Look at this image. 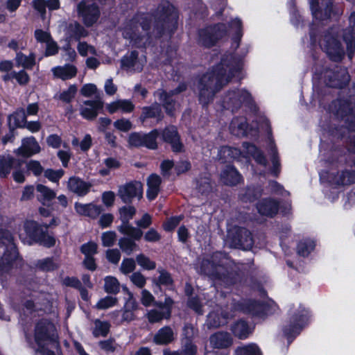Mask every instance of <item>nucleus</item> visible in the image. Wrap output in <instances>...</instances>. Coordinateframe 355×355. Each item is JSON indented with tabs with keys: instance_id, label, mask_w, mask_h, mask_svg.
<instances>
[{
	"instance_id": "nucleus-57",
	"label": "nucleus",
	"mask_w": 355,
	"mask_h": 355,
	"mask_svg": "<svg viewBox=\"0 0 355 355\" xmlns=\"http://www.w3.org/2000/svg\"><path fill=\"white\" fill-rule=\"evenodd\" d=\"M118 302V299L112 296H105L98 300L96 307L98 309H107L114 306Z\"/></svg>"
},
{
	"instance_id": "nucleus-54",
	"label": "nucleus",
	"mask_w": 355,
	"mask_h": 355,
	"mask_svg": "<svg viewBox=\"0 0 355 355\" xmlns=\"http://www.w3.org/2000/svg\"><path fill=\"white\" fill-rule=\"evenodd\" d=\"M107 168H102L99 171V173L102 176H106L110 174L111 170L116 169L120 166L119 162L114 157H108L103 162Z\"/></svg>"
},
{
	"instance_id": "nucleus-16",
	"label": "nucleus",
	"mask_w": 355,
	"mask_h": 355,
	"mask_svg": "<svg viewBox=\"0 0 355 355\" xmlns=\"http://www.w3.org/2000/svg\"><path fill=\"white\" fill-rule=\"evenodd\" d=\"M222 256V253L216 252L212 256L211 261L208 259L203 260L201 263L200 270L205 275L226 284L227 276L224 274H220L224 270L223 264L225 263L223 261H220L218 263H215L216 260Z\"/></svg>"
},
{
	"instance_id": "nucleus-31",
	"label": "nucleus",
	"mask_w": 355,
	"mask_h": 355,
	"mask_svg": "<svg viewBox=\"0 0 355 355\" xmlns=\"http://www.w3.org/2000/svg\"><path fill=\"white\" fill-rule=\"evenodd\" d=\"M135 108V105L130 100L119 99L107 105V110L110 114L118 111L123 113H130Z\"/></svg>"
},
{
	"instance_id": "nucleus-35",
	"label": "nucleus",
	"mask_w": 355,
	"mask_h": 355,
	"mask_svg": "<svg viewBox=\"0 0 355 355\" xmlns=\"http://www.w3.org/2000/svg\"><path fill=\"white\" fill-rule=\"evenodd\" d=\"M248 123L245 118L237 117L232 119L230 125L231 134L236 137H243L247 135Z\"/></svg>"
},
{
	"instance_id": "nucleus-37",
	"label": "nucleus",
	"mask_w": 355,
	"mask_h": 355,
	"mask_svg": "<svg viewBox=\"0 0 355 355\" xmlns=\"http://www.w3.org/2000/svg\"><path fill=\"white\" fill-rule=\"evenodd\" d=\"M36 191L38 200L44 205H49L56 196V193L53 190L43 184L37 185Z\"/></svg>"
},
{
	"instance_id": "nucleus-45",
	"label": "nucleus",
	"mask_w": 355,
	"mask_h": 355,
	"mask_svg": "<svg viewBox=\"0 0 355 355\" xmlns=\"http://www.w3.org/2000/svg\"><path fill=\"white\" fill-rule=\"evenodd\" d=\"M94 327L92 329V334L94 337H105L110 331V324L107 321L96 319L94 322Z\"/></svg>"
},
{
	"instance_id": "nucleus-12",
	"label": "nucleus",
	"mask_w": 355,
	"mask_h": 355,
	"mask_svg": "<svg viewBox=\"0 0 355 355\" xmlns=\"http://www.w3.org/2000/svg\"><path fill=\"white\" fill-rule=\"evenodd\" d=\"M309 1L313 18L317 21H323L342 14V10L334 6L331 0Z\"/></svg>"
},
{
	"instance_id": "nucleus-34",
	"label": "nucleus",
	"mask_w": 355,
	"mask_h": 355,
	"mask_svg": "<svg viewBox=\"0 0 355 355\" xmlns=\"http://www.w3.org/2000/svg\"><path fill=\"white\" fill-rule=\"evenodd\" d=\"M162 182L161 178L157 174H151L147 179V198L150 200H154L159 192Z\"/></svg>"
},
{
	"instance_id": "nucleus-9",
	"label": "nucleus",
	"mask_w": 355,
	"mask_h": 355,
	"mask_svg": "<svg viewBox=\"0 0 355 355\" xmlns=\"http://www.w3.org/2000/svg\"><path fill=\"white\" fill-rule=\"evenodd\" d=\"M340 32L339 27L331 28L319 42L320 47L331 60L336 62L340 61L345 55L344 49L338 40Z\"/></svg>"
},
{
	"instance_id": "nucleus-5",
	"label": "nucleus",
	"mask_w": 355,
	"mask_h": 355,
	"mask_svg": "<svg viewBox=\"0 0 355 355\" xmlns=\"http://www.w3.org/2000/svg\"><path fill=\"white\" fill-rule=\"evenodd\" d=\"M320 176L321 180L327 184L324 192L331 202L336 200L346 187L355 184V171L353 170L331 169L329 171H322Z\"/></svg>"
},
{
	"instance_id": "nucleus-48",
	"label": "nucleus",
	"mask_w": 355,
	"mask_h": 355,
	"mask_svg": "<svg viewBox=\"0 0 355 355\" xmlns=\"http://www.w3.org/2000/svg\"><path fill=\"white\" fill-rule=\"evenodd\" d=\"M104 280V289L106 293L116 294L119 292L120 284L116 278L112 276H107Z\"/></svg>"
},
{
	"instance_id": "nucleus-29",
	"label": "nucleus",
	"mask_w": 355,
	"mask_h": 355,
	"mask_svg": "<svg viewBox=\"0 0 355 355\" xmlns=\"http://www.w3.org/2000/svg\"><path fill=\"white\" fill-rule=\"evenodd\" d=\"M221 181L227 185H236L242 180L241 175L232 166H227L220 174Z\"/></svg>"
},
{
	"instance_id": "nucleus-21",
	"label": "nucleus",
	"mask_w": 355,
	"mask_h": 355,
	"mask_svg": "<svg viewBox=\"0 0 355 355\" xmlns=\"http://www.w3.org/2000/svg\"><path fill=\"white\" fill-rule=\"evenodd\" d=\"M186 89V85L184 83L180 84L178 87L174 90L171 92L170 93H166L162 89H158L154 94L155 96L158 98V100L163 103V106L166 110L167 114L170 115L173 114V111L175 110L176 103L174 101L172 96L174 94H178L182 91Z\"/></svg>"
},
{
	"instance_id": "nucleus-6",
	"label": "nucleus",
	"mask_w": 355,
	"mask_h": 355,
	"mask_svg": "<svg viewBox=\"0 0 355 355\" xmlns=\"http://www.w3.org/2000/svg\"><path fill=\"white\" fill-rule=\"evenodd\" d=\"M243 150L241 152L239 149L230 146H223L218 150L217 158L223 162L236 159L242 161L245 159L248 162L250 157H253L255 162L266 167L267 161L262 153L254 145L244 142L243 144Z\"/></svg>"
},
{
	"instance_id": "nucleus-22",
	"label": "nucleus",
	"mask_w": 355,
	"mask_h": 355,
	"mask_svg": "<svg viewBox=\"0 0 355 355\" xmlns=\"http://www.w3.org/2000/svg\"><path fill=\"white\" fill-rule=\"evenodd\" d=\"M102 107L103 103L100 99L85 101L80 107V114L86 119H94Z\"/></svg>"
},
{
	"instance_id": "nucleus-1",
	"label": "nucleus",
	"mask_w": 355,
	"mask_h": 355,
	"mask_svg": "<svg viewBox=\"0 0 355 355\" xmlns=\"http://www.w3.org/2000/svg\"><path fill=\"white\" fill-rule=\"evenodd\" d=\"M178 14L169 2L159 5L153 16L149 13L137 14L128 20L121 28L123 37L132 46H146L153 37L170 35L176 28Z\"/></svg>"
},
{
	"instance_id": "nucleus-62",
	"label": "nucleus",
	"mask_w": 355,
	"mask_h": 355,
	"mask_svg": "<svg viewBox=\"0 0 355 355\" xmlns=\"http://www.w3.org/2000/svg\"><path fill=\"white\" fill-rule=\"evenodd\" d=\"M64 174V171L62 169H47L44 171V176L53 182H58Z\"/></svg>"
},
{
	"instance_id": "nucleus-10",
	"label": "nucleus",
	"mask_w": 355,
	"mask_h": 355,
	"mask_svg": "<svg viewBox=\"0 0 355 355\" xmlns=\"http://www.w3.org/2000/svg\"><path fill=\"white\" fill-rule=\"evenodd\" d=\"M253 98L251 94L243 88H234L227 91L221 98V105L223 108L232 112L243 105L251 106Z\"/></svg>"
},
{
	"instance_id": "nucleus-15",
	"label": "nucleus",
	"mask_w": 355,
	"mask_h": 355,
	"mask_svg": "<svg viewBox=\"0 0 355 355\" xmlns=\"http://www.w3.org/2000/svg\"><path fill=\"white\" fill-rule=\"evenodd\" d=\"M226 33L227 28L223 24L209 26L199 31V42L205 46L210 47L216 44Z\"/></svg>"
},
{
	"instance_id": "nucleus-53",
	"label": "nucleus",
	"mask_w": 355,
	"mask_h": 355,
	"mask_svg": "<svg viewBox=\"0 0 355 355\" xmlns=\"http://www.w3.org/2000/svg\"><path fill=\"white\" fill-rule=\"evenodd\" d=\"M77 90L76 85H71L68 89L60 92L58 98L64 103H70L75 97Z\"/></svg>"
},
{
	"instance_id": "nucleus-59",
	"label": "nucleus",
	"mask_w": 355,
	"mask_h": 355,
	"mask_svg": "<svg viewBox=\"0 0 355 355\" xmlns=\"http://www.w3.org/2000/svg\"><path fill=\"white\" fill-rule=\"evenodd\" d=\"M268 148H269L270 154L272 155V173L275 175H277V174L279 172V168L280 164H279V162L278 160V157L277 156L275 146L274 145V144L272 141H270Z\"/></svg>"
},
{
	"instance_id": "nucleus-30",
	"label": "nucleus",
	"mask_w": 355,
	"mask_h": 355,
	"mask_svg": "<svg viewBox=\"0 0 355 355\" xmlns=\"http://www.w3.org/2000/svg\"><path fill=\"white\" fill-rule=\"evenodd\" d=\"M194 329L191 325H185L184 332L186 338L182 340V355H196L197 352L196 346L190 340L193 334Z\"/></svg>"
},
{
	"instance_id": "nucleus-26",
	"label": "nucleus",
	"mask_w": 355,
	"mask_h": 355,
	"mask_svg": "<svg viewBox=\"0 0 355 355\" xmlns=\"http://www.w3.org/2000/svg\"><path fill=\"white\" fill-rule=\"evenodd\" d=\"M163 139L171 145L172 149L175 152L182 150L183 146L180 141L179 135L177 129L174 126L166 128L162 133Z\"/></svg>"
},
{
	"instance_id": "nucleus-64",
	"label": "nucleus",
	"mask_w": 355,
	"mask_h": 355,
	"mask_svg": "<svg viewBox=\"0 0 355 355\" xmlns=\"http://www.w3.org/2000/svg\"><path fill=\"white\" fill-rule=\"evenodd\" d=\"M116 235L114 232L108 231L103 233L101 236L102 243L105 247H110L116 241Z\"/></svg>"
},
{
	"instance_id": "nucleus-27",
	"label": "nucleus",
	"mask_w": 355,
	"mask_h": 355,
	"mask_svg": "<svg viewBox=\"0 0 355 355\" xmlns=\"http://www.w3.org/2000/svg\"><path fill=\"white\" fill-rule=\"evenodd\" d=\"M40 146L33 137L24 139L20 148L17 150L18 155L29 157L40 151Z\"/></svg>"
},
{
	"instance_id": "nucleus-20",
	"label": "nucleus",
	"mask_w": 355,
	"mask_h": 355,
	"mask_svg": "<svg viewBox=\"0 0 355 355\" xmlns=\"http://www.w3.org/2000/svg\"><path fill=\"white\" fill-rule=\"evenodd\" d=\"M146 62L145 56H138V53L133 51L126 54L121 60V68L128 72H139Z\"/></svg>"
},
{
	"instance_id": "nucleus-51",
	"label": "nucleus",
	"mask_w": 355,
	"mask_h": 355,
	"mask_svg": "<svg viewBox=\"0 0 355 355\" xmlns=\"http://www.w3.org/2000/svg\"><path fill=\"white\" fill-rule=\"evenodd\" d=\"M37 267L44 271H51L58 267V263L53 258H46L39 260Z\"/></svg>"
},
{
	"instance_id": "nucleus-58",
	"label": "nucleus",
	"mask_w": 355,
	"mask_h": 355,
	"mask_svg": "<svg viewBox=\"0 0 355 355\" xmlns=\"http://www.w3.org/2000/svg\"><path fill=\"white\" fill-rule=\"evenodd\" d=\"M261 196L260 188H248L245 195L242 196V200L245 202H253Z\"/></svg>"
},
{
	"instance_id": "nucleus-24",
	"label": "nucleus",
	"mask_w": 355,
	"mask_h": 355,
	"mask_svg": "<svg viewBox=\"0 0 355 355\" xmlns=\"http://www.w3.org/2000/svg\"><path fill=\"white\" fill-rule=\"evenodd\" d=\"M257 209L261 215L272 217L279 210V202L270 198H264L257 203Z\"/></svg>"
},
{
	"instance_id": "nucleus-2",
	"label": "nucleus",
	"mask_w": 355,
	"mask_h": 355,
	"mask_svg": "<svg viewBox=\"0 0 355 355\" xmlns=\"http://www.w3.org/2000/svg\"><path fill=\"white\" fill-rule=\"evenodd\" d=\"M242 59L232 54L224 55L220 62L200 78L198 83L199 101L202 105H207L224 85L233 78H243Z\"/></svg>"
},
{
	"instance_id": "nucleus-23",
	"label": "nucleus",
	"mask_w": 355,
	"mask_h": 355,
	"mask_svg": "<svg viewBox=\"0 0 355 355\" xmlns=\"http://www.w3.org/2000/svg\"><path fill=\"white\" fill-rule=\"evenodd\" d=\"M91 186L89 182H85L76 176L71 177L67 182V189L79 196H85L89 192Z\"/></svg>"
},
{
	"instance_id": "nucleus-61",
	"label": "nucleus",
	"mask_w": 355,
	"mask_h": 355,
	"mask_svg": "<svg viewBox=\"0 0 355 355\" xmlns=\"http://www.w3.org/2000/svg\"><path fill=\"white\" fill-rule=\"evenodd\" d=\"M78 51L81 56L85 57L89 54L96 55L95 48L85 42H80L77 46Z\"/></svg>"
},
{
	"instance_id": "nucleus-56",
	"label": "nucleus",
	"mask_w": 355,
	"mask_h": 355,
	"mask_svg": "<svg viewBox=\"0 0 355 355\" xmlns=\"http://www.w3.org/2000/svg\"><path fill=\"white\" fill-rule=\"evenodd\" d=\"M197 189L202 194H207L211 191L212 186L209 176L200 178L197 180Z\"/></svg>"
},
{
	"instance_id": "nucleus-49",
	"label": "nucleus",
	"mask_w": 355,
	"mask_h": 355,
	"mask_svg": "<svg viewBox=\"0 0 355 355\" xmlns=\"http://www.w3.org/2000/svg\"><path fill=\"white\" fill-rule=\"evenodd\" d=\"M119 245L122 251L128 255L131 254L138 248L137 245L134 241L125 237L119 239Z\"/></svg>"
},
{
	"instance_id": "nucleus-18",
	"label": "nucleus",
	"mask_w": 355,
	"mask_h": 355,
	"mask_svg": "<svg viewBox=\"0 0 355 355\" xmlns=\"http://www.w3.org/2000/svg\"><path fill=\"white\" fill-rule=\"evenodd\" d=\"M79 17L87 26H92L97 21L100 15L98 6L89 1H83L77 6Z\"/></svg>"
},
{
	"instance_id": "nucleus-42",
	"label": "nucleus",
	"mask_w": 355,
	"mask_h": 355,
	"mask_svg": "<svg viewBox=\"0 0 355 355\" xmlns=\"http://www.w3.org/2000/svg\"><path fill=\"white\" fill-rule=\"evenodd\" d=\"M230 31L234 32L233 37V46L237 48L239 45V42L243 35L242 33V22L239 18L233 19L230 24Z\"/></svg>"
},
{
	"instance_id": "nucleus-52",
	"label": "nucleus",
	"mask_w": 355,
	"mask_h": 355,
	"mask_svg": "<svg viewBox=\"0 0 355 355\" xmlns=\"http://www.w3.org/2000/svg\"><path fill=\"white\" fill-rule=\"evenodd\" d=\"M236 355H261V352L255 344H249L238 347L236 349Z\"/></svg>"
},
{
	"instance_id": "nucleus-19",
	"label": "nucleus",
	"mask_w": 355,
	"mask_h": 355,
	"mask_svg": "<svg viewBox=\"0 0 355 355\" xmlns=\"http://www.w3.org/2000/svg\"><path fill=\"white\" fill-rule=\"evenodd\" d=\"M118 195L125 203L132 202L134 198L139 200L143 196V185L138 181L128 182L119 187Z\"/></svg>"
},
{
	"instance_id": "nucleus-44",
	"label": "nucleus",
	"mask_w": 355,
	"mask_h": 355,
	"mask_svg": "<svg viewBox=\"0 0 355 355\" xmlns=\"http://www.w3.org/2000/svg\"><path fill=\"white\" fill-rule=\"evenodd\" d=\"M170 311L168 309L164 311L163 309H153L147 313V318L150 323H156L162 321L163 319L170 318Z\"/></svg>"
},
{
	"instance_id": "nucleus-40",
	"label": "nucleus",
	"mask_w": 355,
	"mask_h": 355,
	"mask_svg": "<svg viewBox=\"0 0 355 355\" xmlns=\"http://www.w3.org/2000/svg\"><path fill=\"white\" fill-rule=\"evenodd\" d=\"M16 64L24 69H31L35 64V56L34 53L26 55L21 52H17L15 57Z\"/></svg>"
},
{
	"instance_id": "nucleus-33",
	"label": "nucleus",
	"mask_w": 355,
	"mask_h": 355,
	"mask_svg": "<svg viewBox=\"0 0 355 355\" xmlns=\"http://www.w3.org/2000/svg\"><path fill=\"white\" fill-rule=\"evenodd\" d=\"M53 74L55 77L63 80L71 79L76 76L77 69L72 64H65L52 68Z\"/></svg>"
},
{
	"instance_id": "nucleus-32",
	"label": "nucleus",
	"mask_w": 355,
	"mask_h": 355,
	"mask_svg": "<svg viewBox=\"0 0 355 355\" xmlns=\"http://www.w3.org/2000/svg\"><path fill=\"white\" fill-rule=\"evenodd\" d=\"M210 344L214 348H227L232 343L231 336L223 331L217 332L212 336L210 338Z\"/></svg>"
},
{
	"instance_id": "nucleus-39",
	"label": "nucleus",
	"mask_w": 355,
	"mask_h": 355,
	"mask_svg": "<svg viewBox=\"0 0 355 355\" xmlns=\"http://www.w3.org/2000/svg\"><path fill=\"white\" fill-rule=\"evenodd\" d=\"M154 342L159 345H166L173 340V331L169 327L160 329L154 336Z\"/></svg>"
},
{
	"instance_id": "nucleus-3",
	"label": "nucleus",
	"mask_w": 355,
	"mask_h": 355,
	"mask_svg": "<svg viewBox=\"0 0 355 355\" xmlns=\"http://www.w3.org/2000/svg\"><path fill=\"white\" fill-rule=\"evenodd\" d=\"M241 311L259 318H263L270 313L268 305L252 300H243L239 302L232 301L225 309L218 306L209 313L207 324L209 327L217 328L225 325L232 318L234 313Z\"/></svg>"
},
{
	"instance_id": "nucleus-38",
	"label": "nucleus",
	"mask_w": 355,
	"mask_h": 355,
	"mask_svg": "<svg viewBox=\"0 0 355 355\" xmlns=\"http://www.w3.org/2000/svg\"><path fill=\"white\" fill-rule=\"evenodd\" d=\"M21 162L15 159L10 156H3L0 157V176L6 178L10 173L11 169L15 166H19Z\"/></svg>"
},
{
	"instance_id": "nucleus-41",
	"label": "nucleus",
	"mask_w": 355,
	"mask_h": 355,
	"mask_svg": "<svg viewBox=\"0 0 355 355\" xmlns=\"http://www.w3.org/2000/svg\"><path fill=\"white\" fill-rule=\"evenodd\" d=\"M343 37L347 45L348 56L352 59L355 51V33L353 28L349 27L343 31Z\"/></svg>"
},
{
	"instance_id": "nucleus-25",
	"label": "nucleus",
	"mask_w": 355,
	"mask_h": 355,
	"mask_svg": "<svg viewBox=\"0 0 355 355\" xmlns=\"http://www.w3.org/2000/svg\"><path fill=\"white\" fill-rule=\"evenodd\" d=\"M74 208L78 214L92 218L98 217L103 211L101 206L93 203L83 204L76 202Z\"/></svg>"
},
{
	"instance_id": "nucleus-43",
	"label": "nucleus",
	"mask_w": 355,
	"mask_h": 355,
	"mask_svg": "<svg viewBox=\"0 0 355 355\" xmlns=\"http://www.w3.org/2000/svg\"><path fill=\"white\" fill-rule=\"evenodd\" d=\"M232 331L239 338L245 339L251 333V329L245 321L239 320L233 324Z\"/></svg>"
},
{
	"instance_id": "nucleus-47",
	"label": "nucleus",
	"mask_w": 355,
	"mask_h": 355,
	"mask_svg": "<svg viewBox=\"0 0 355 355\" xmlns=\"http://www.w3.org/2000/svg\"><path fill=\"white\" fill-rule=\"evenodd\" d=\"M315 244L313 240L305 239L301 241L297 245V253L300 256H308L315 248Z\"/></svg>"
},
{
	"instance_id": "nucleus-60",
	"label": "nucleus",
	"mask_w": 355,
	"mask_h": 355,
	"mask_svg": "<svg viewBox=\"0 0 355 355\" xmlns=\"http://www.w3.org/2000/svg\"><path fill=\"white\" fill-rule=\"evenodd\" d=\"M34 241L40 243L41 245H43L48 248L53 246L55 243V238L52 236L49 235L43 230L42 232H40L38 238H37Z\"/></svg>"
},
{
	"instance_id": "nucleus-13",
	"label": "nucleus",
	"mask_w": 355,
	"mask_h": 355,
	"mask_svg": "<svg viewBox=\"0 0 355 355\" xmlns=\"http://www.w3.org/2000/svg\"><path fill=\"white\" fill-rule=\"evenodd\" d=\"M136 209L132 206H124L119 209L120 218L122 224L119 227V231L135 240H139L143 232L129 224V220L134 216Z\"/></svg>"
},
{
	"instance_id": "nucleus-50",
	"label": "nucleus",
	"mask_w": 355,
	"mask_h": 355,
	"mask_svg": "<svg viewBox=\"0 0 355 355\" xmlns=\"http://www.w3.org/2000/svg\"><path fill=\"white\" fill-rule=\"evenodd\" d=\"M92 139L90 135L87 134L83 137V140L80 142L78 139L73 137L71 141V144L74 148H80L82 151H87L92 146Z\"/></svg>"
},
{
	"instance_id": "nucleus-11",
	"label": "nucleus",
	"mask_w": 355,
	"mask_h": 355,
	"mask_svg": "<svg viewBox=\"0 0 355 355\" xmlns=\"http://www.w3.org/2000/svg\"><path fill=\"white\" fill-rule=\"evenodd\" d=\"M309 316V311L301 306L293 312L289 324L286 325L283 330L289 343L300 333L308 322Z\"/></svg>"
},
{
	"instance_id": "nucleus-8",
	"label": "nucleus",
	"mask_w": 355,
	"mask_h": 355,
	"mask_svg": "<svg viewBox=\"0 0 355 355\" xmlns=\"http://www.w3.org/2000/svg\"><path fill=\"white\" fill-rule=\"evenodd\" d=\"M18 252L13 242L12 236L0 232V274L6 272L10 267L17 266Z\"/></svg>"
},
{
	"instance_id": "nucleus-28",
	"label": "nucleus",
	"mask_w": 355,
	"mask_h": 355,
	"mask_svg": "<svg viewBox=\"0 0 355 355\" xmlns=\"http://www.w3.org/2000/svg\"><path fill=\"white\" fill-rule=\"evenodd\" d=\"M24 230L26 233V237H24L22 233L19 234L20 239L25 242L26 237L30 240L28 242L31 243V241H34L38 238L40 232H42V229L38 224L33 220H26L24 225Z\"/></svg>"
},
{
	"instance_id": "nucleus-7",
	"label": "nucleus",
	"mask_w": 355,
	"mask_h": 355,
	"mask_svg": "<svg viewBox=\"0 0 355 355\" xmlns=\"http://www.w3.org/2000/svg\"><path fill=\"white\" fill-rule=\"evenodd\" d=\"M318 67H322L320 63L313 68V79L322 80L327 86L342 88L346 86L349 81L347 70L340 66L326 69L324 71H320Z\"/></svg>"
},
{
	"instance_id": "nucleus-46",
	"label": "nucleus",
	"mask_w": 355,
	"mask_h": 355,
	"mask_svg": "<svg viewBox=\"0 0 355 355\" xmlns=\"http://www.w3.org/2000/svg\"><path fill=\"white\" fill-rule=\"evenodd\" d=\"M26 111L21 109L10 114L8 116V121L10 125L13 123V125L16 127H23L26 124Z\"/></svg>"
},
{
	"instance_id": "nucleus-55",
	"label": "nucleus",
	"mask_w": 355,
	"mask_h": 355,
	"mask_svg": "<svg viewBox=\"0 0 355 355\" xmlns=\"http://www.w3.org/2000/svg\"><path fill=\"white\" fill-rule=\"evenodd\" d=\"M136 261L139 266H140L144 270H153L156 267L155 261H152L149 257H146L144 254H140L136 257Z\"/></svg>"
},
{
	"instance_id": "nucleus-36",
	"label": "nucleus",
	"mask_w": 355,
	"mask_h": 355,
	"mask_svg": "<svg viewBox=\"0 0 355 355\" xmlns=\"http://www.w3.org/2000/svg\"><path fill=\"white\" fill-rule=\"evenodd\" d=\"M156 118L158 121L162 119V110L159 104L155 103L150 106L144 107L139 117L140 121L144 123L147 119Z\"/></svg>"
},
{
	"instance_id": "nucleus-17",
	"label": "nucleus",
	"mask_w": 355,
	"mask_h": 355,
	"mask_svg": "<svg viewBox=\"0 0 355 355\" xmlns=\"http://www.w3.org/2000/svg\"><path fill=\"white\" fill-rule=\"evenodd\" d=\"M158 135L159 132L156 129L148 134L132 132L128 137V144L131 147L144 146L149 149H155L157 147L156 140Z\"/></svg>"
},
{
	"instance_id": "nucleus-14",
	"label": "nucleus",
	"mask_w": 355,
	"mask_h": 355,
	"mask_svg": "<svg viewBox=\"0 0 355 355\" xmlns=\"http://www.w3.org/2000/svg\"><path fill=\"white\" fill-rule=\"evenodd\" d=\"M227 241L232 248L248 250L252 248L253 239L245 228L234 227L228 230Z\"/></svg>"
},
{
	"instance_id": "nucleus-4",
	"label": "nucleus",
	"mask_w": 355,
	"mask_h": 355,
	"mask_svg": "<svg viewBox=\"0 0 355 355\" xmlns=\"http://www.w3.org/2000/svg\"><path fill=\"white\" fill-rule=\"evenodd\" d=\"M27 342L40 355H54L51 348L58 346V334L53 323L46 319L38 321L34 329L33 337L26 335Z\"/></svg>"
},
{
	"instance_id": "nucleus-63",
	"label": "nucleus",
	"mask_w": 355,
	"mask_h": 355,
	"mask_svg": "<svg viewBox=\"0 0 355 355\" xmlns=\"http://www.w3.org/2000/svg\"><path fill=\"white\" fill-rule=\"evenodd\" d=\"M114 126L116 129L122 132H128L132 128V123L126 119H120L114 122Z\"/></svg>"
}]
</instances>
